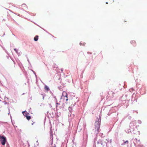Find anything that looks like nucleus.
I'll list each match as a JSON object with an SVG mask.
<instances>
[{"mask_svg":"<svg viewBox=\"0 0 147 147\" xmlns=\"http://www.w3.org/2000/svg\"><path fill=\"white\" fill-rule=\"evenodd\" d=\"M106 4H108V3H107V2H106Z\"/></svg>","mask_w":147,"mask_h":147,"instance_id":"nucleus-36","label":"nucleus"},{"mask_svg":"<svg viewBox=\"0 0 147 147\" xmlns=\"http://www.w3.org/2000/svg\"><path fill=\"white\" fill-rule=\"evenodd\" d=\"M65 98L66 99V98H63L62 99H65Z\"/></svg>","mask_w":147,"mask_h":147,"instance_id":"nucleus-31","label":"nucleus"},{"mask_svg":"<svg viewBox=\"0 0 147 147\" xmlns=\"http://www.w3.org/2000/svg\"><path fill=\"white\" fill-rule=\"evenodd\" d=\"M9 113H10V112H9V113H8V114H9Z\"/></svg>","mask_w":147,"mask_h":147,"instance_id":"nucleus-35","label":"nucleus"},{"mask_svg":"<svg viewBox=\"0 0 147 147\" xmlns=\"http://www.w3.org/2000/svg\"><path fill=\"white\" fill-rule=\"evenodd\" d=\"M132 124H133V123H131L130 124V127H131L132 126Z\"/></svg>","mask_w":147,"mask_h":147,"instance_id":"nucleus-20","label":"nucleus"},{"mask_svg":"<svg viewBox=\"0 0 147 147\" xmlns=\"http://www.w3.org/2000/svg\"><path fill=\"white\" fill-rule=\"evenodd\" d=\"M52 132H52V131H51H51H50V134H51H51H52Z\"/></svg>","mask_w":147,"mask_h":147,"instance_id":"nucleus-22","label":"nucleus"},{"mask_svg":"<svg viewBox=\"0 0 147 147\" xmlns=\"http://www.w3.org/2000/svg\"><path fill=\"white\" fill-rule=\"evenodd\" d=\"M133 128H134V127H131V128H132V129H133Z\"/></svg>","mask_w":147,"mask_h":147,"instance_id":"nucleus-27","label":"nucleus"},{"mask_svg":"<svg viewBox=\"0 0 147 147\" xmlns=\"http://www.w3.org/2000/svg\"><path fill=\"white\" fill-rule=\"evenodd\" d=\"M32 125H33V123H32Z\"/></svg>","mask_w":147,"mask_h":147,"instance_id":"nucleus-38","label":"nucleus"},{"mask_svg":"<svg viewBox=\"0 0 147 147\" xmlns=\"http://www.w3.org/2000/svg\"><path fill=\"white\" fill-rule=\"evenodd\" d=\"M128 142L127 140L125 142L121 144L122 145H124L125 144H128Z\"/></svg>","mask_w":147,"mask_h":147,"instance_id":"nucleus-10","label":"nucleus"},{"mask_svg":"<svg viewBox=\"0 0 147 147\" xmlns=\"http://www.w3.org/2000/svg\"><path fill=\"white\" fill-rule=\"evenodd\" d=\"M94 144H96V143H97V144H99V142L98 141H97L95 139H94Z\"/></svg>","mask_w":147,"mask_h":147,"instance_id":"nucleus-9","label":"nucleus"},{"mask_svg":"<svg viewBox=\"0 0 147 147\" xmlns=\"http://www.w3.org/2000/svg\"><path fill=\"white\" fill-rule=\"evenodd\" d=\"M67 94L66 92L65 91H63L62 94V95L61 96V99H62L63 98H66V101H67L68 100V99L67 98Z\"/></svg>","mask_w":147,"mask_h":147,"instance_id":"nucleus-3","label":"nucleus"},{"mask_svg":"<svg viewBox=\"0 0 147 147\" xmlns=\"http://www.w3.org/2000/svg\"><path fill=\"white\" fill-rule=\"evenodd\" d=\"M53 134L51 133V134H50V137H51V138H52V139H53Z\"/></svg>","mask_w":147,"mask_h":147,"instance_id":"nucleus-17","label":"nucleus"},{"mask_svg":"<svg viewBox=\"0 0 147 147\" xmlns=\"http://www.w3.org/2000/svg\"><path fill=\"white\" fill-rule=\"evenodd\" d=\"M38 39V36H36L34 38V40L35 41H37Z\"/></svg>","mask_w":147,"mask_h":147,"instance_id":"nucleus-7","label":"nucleus"},{"mask_svg":"<svg viewBox=\"0 0 147 147\" xmlns=\"http://www.w3.org/2000/svg\"><path fill=\"white\" fill-rule=\"evenodd\" d=\"M125 131L127 133H129L131 132V130L130 129H127V130L126 129Z\"/></svg>","mask_w":147,"mask_h":147,"instance_id":"nucleus-14","label":"nucleus"},{"mask_svg":"<svg viewBox=\"0 0 147 147\" xmlns=\"http://www.w3.org/2000/svg\"><path fill=\"white\" fill-rule=\"evenodd\" d=\"M74 117V114H72V113H69V120L70 121L72 119H73Z\"/></svg>","mask_w":147,"mask_h":147,"instance_id":"nucleus-4","label":"nucleus"},{"mask_svg":"<svg viewBox=\"0 0 147 147\" xmlns=\"http://www.w3.org/2000/svg\"><path fill=\"white\" fill-rule=\"evenodd\" d=\"M14 50L16 51V53H18V51L17 49H14Z\"/></svg>","mask_w":147,"mask_h":147,"instance_id":"nucleus-18","label":"nucleus"},{"mask_svg":"<svg viewBox=\"0 0 147 147\" xmlns=\"http://www.w3.org/2000/svg\"><path fill=\"white\" fill-rule=\"evenodd\" d=\"M67 103L65 102L64 103H63V104L62 105L61 108H64L65 107V104H67Z\"/></svg>","mask_w":147,"mask_h":147,"instance_id":"nucleus-13","label":"nucleus"},{"mask_svg":"<svg viewBox=\"0 0 147 147\" xmlns=\"http://www.w3.org/2000/svg\"><path fill=\"white\" fill-rule=\"evenodd\" d=\"M72 147H73V146H72Z\"/></svg>","mask_w":147,"mask_h":147,"instance_id":"nucleus-40","label":"nucleus"},{"mask_svg":"<svg viewBox=\"0 0 147 147\" xmlns=\"http://www.w3.org/2000/svg\"><path fill=\"white\" fill-rule=\"evenodd\" d=\"M138 142H140V140H138Z\"/></svg>","mask_w":147,"mask_h":147,"instance_id":"nucleus-28","label":"nucleus"},{"mask_svg":"<svg viewBox=\"0 0 147 147\" xmlns=\"http://www.w3.org/2000/svg\"><path fill=\"white\" fill-rule=\"evenodd\" d=\"M32 70V71L33 72V71H34L33 70Z\"/></svg>","mask_w":147,"mask_h":147,"instance_id":"nucleus-32","label":"nucleus"},{"mask_svg":"<svg viewBox=\"0 0 147 147\" xmlns=\"http://www.w3.org/2000/svg\"><path fill=\"white\" fill-rule=\"evenodd\" d=\"M5 99H8V98H7V97H5Z\"/></svg>","mask_w":147,"mask_h":147,"instance_id":"nucleus-24","label":"nucleus"},{"mask_svg":"<svg viewBox=\"0 0 147 147\" xmlns=\"http://www.w3.org/2000/svg\"><path fill=\"white\" fill-rule=\"evenodd\" d=\"M109 139H106L105 140V143L106 144V145H107V143H109Z\"/></svg>","mask_w":147,"mask_h":147,"instance_id":"nucleus-8","label":"nucleus"},{"mask_svg":"<svg viewBox=\"0 0 147 147\" xmlns=\"http://www.w3.org/2000/svg\"><path fill=\"white\" fill-rule=\"evenodd\" d=\"M32 70V71L33 72V71H34L33 70Z\"/></svg>","mask_w":147,"mask_h":147,"instance_id":"nucleus-33","label":"nucleus"},{"mask_svg":"<svg viewBox=\"0 0 147 147\" xmlns=\"http://www.w3.org/2000/svg\"><path fill=\"white\" fill-rule=\"evenodd\" d=\"M54 98H55V100H56V104H57V105H56V107H57V105H59L60 104L59 103H58L57 102V99L56 98H55V97H54Z\"/></svg>","mask_w":147,"mask_h":147,"instance_id":"nucleus-11","label":"nucleus"},{"mask_svg":"<svg viewBox=\"0 0 147 147\" xmlns=\"http://www.w3.org/2000/svg\"><path fill=\"white\" fill-rule=\"evenodd\" d=\"M111 140H110V143H111Z\"/></svg>","mask_w":147,"mask_h":147,"instance_id":"nucleus-29","label":"nucleus"},{"mask_svg":"<svg viewBox=\"0 0 147 147\" xmlns=\"http://www.w3.org/2000/svg\"><path fill=\"white\" fill-rule=\"evenodd\" d=\"M22 113L23 114V115H26V112L25 111L22 112Z\"/></svg>","mask_w":147,"mask_h":147,"instance_id":"nucleus-15","label":"nucleus"},{"mask_svg":"<svg viewBox=\"0 0 147 147\" xmlns=\"http://www.w3.org/2000/svg\"><path fill=\"white\" fill-rule=\"evenodd\" d=\"M135 42V41H134L133 40V41H131V43L132 44L134 42Z\"/></svg>","mask_w":147,"mask_h":147,"instance_id":"nucleus-19","label":"nucleus"},{"mask_svg":"<svg viewBox=\"0 0 147 147\" xmlns=\"http://www.w3.org/2000/svg\"><path fill=\"white\" fill-rule=\"evenodd\" d=\"M86 125H84V129H85V127Z\"/></svg>","mask_w":147,"mask_h":147,"instance_id":"nucleus-25","label":"nucleus"},{"mask_svg":"<svg viewBox=\"0 0 147 147\" xmlns=\"http://www.w3.org/2000/svg\"><path fill=\"white\" fill-rule=\"evenodd\" d=\"M138 132L139 133V134H140V131H138Z\"/></svg>","mask_w":147,"mask_h":147,"instance_id":"nucleus-34","label":"nucleus"},{"mask_svg":"<svg viewBox=\"0 0 147 147\" xmlns=\"http://www.w3.org/2000/svg\"><path fill=\"white\" fill-rule=\"evenodd\" d=\"M26 117L27 119L28 120L30 119H31V117L30 116L27 115L26 116Z\"/></svg>","mask_w":147,"mask_h":147,"instance_id":"nucleus-12","label":"nucleus"},{"mask_svg":"<svg viewBox=\"0 0 147 147\" xmlns=\"http://www.w3.org/2000/svg\"><path fill=\"white\" fill-rule=\"evenodd\" d=\"M68 110L69 111V113H72V109L71 107H69L68 108Z\"/></svg>","mask_w":147,"mask_h":147,"instance_id":"nucleus-5","label":"nucleus"},{"mask_svg":"<svg viewBox=\"0 0 147 147\" xmlns=\"http://www.w3.org/2000/svg\"><path fill=\"white\" fill-rule=\"evenodd\" d=\"M101 118L99 117V118L97 119L95 123V132L96 134H97L98 132V131L100 127V123Z\"/></svg>","mask_w":147,"mask_h":147,"instance_id":"nucleus-1","label":"nucleus"},{"mask_svg":"<svg viewBox=\"0 0 147 147\" xmlns=\"http://www.w3.org/2000/svg\"><path fill=\"white\" fill-rule=\"evenodd\" d=\"M5 104H6V103H5Z\"/></svg>","mask_w":147,"mask_h":147,"instance_id":"nucleus-39","label":"nucleus"},{"mask_svg":"<svg viewBox=\"0 0 147 147\" xmlns=\"http://www.w3.org/2000/svg\"><path fill=\"white\" fill-rule=\"evenodd\" d=\"M82 42H80V45H82Z\"/></svg>","mask_w":147,"mask_h":147,"instance_id":"nucleus-23","label":"nucleus"},{"mask_svg":"<svg viewBox=\"0 0 147 147\" xmlns=\"http://www.w3.org/2000/svg\"><path fill=\"white\" fill-rule=\"evenodd\" d=\"M33 72L34 74L35 75V76L36 77V74L35 72L34 71H33Z\"/></svg>","mask_w":147,"mask_h":147,"instance_id":"nucleus-21","label":"nucleus"},{"mask_svg":"<svg viewBox=\"0 0 147 147\" xmlns=\"http://www.w3.org/2000/svg\"><path fill=\"white\" fill-rule=\"evenodd\" d=\"M45 90H47V91L49 90V87L47 86L46 85H45Z\"/></svg>","mask_w":147,"mask_h":147,"instance_id":"nucleus-6","label":"nucleus"},{"mask_svg":"<svg viewBox=\"0 0 147 147\" xmlns=\"http://www.w3.org/2000/svg\"><path fill=\"white\" fill-rule=\"evenodd\" d=\"M138 122L139 124H141L142 123L141 121L140 120L138 121Z\"/></svg>","mask_w":147,"mask_h":147,"instance_id":"nucleus-16","label":"nucleus"},{"mask_svg":"<svg viewBox=\"0 0 147 147\" xmlns=\"http://www.w3.org/2000/svg\"><path fill=\"white\" fill-rule=\"evenodd\" d=\"M44 96H43V98H42V99H44Z\"/></svg>","mask_w":147,"mask_h":147,"instance_id":"nucleus-26","label":"nucleus"},{"mask_svg":"<svg viewBox=\"0 0 147 147\" xmlns=\"http://www.w3.org/2000/svg\"><path fill=\"white\" fill-rule=\"evenodd\" d=\"M0 141L1 144L3 145H4L6 141V138L5 137L3 136H1Z\"/></svg>","mask_w":147,"mask_h":147,"instance_id":"nucleus-2","label":"nucleus"},{"mask_svg":"<svg viewBox=\"0 0 147 147\" xmlns=\"http://www.w3.org/2000/svg\"><path fill=\"white\" fill-rule=\"evenodd\" d=\"M28 62H29V60H28Z\"/></svg>","mask_w":147,"mask_h":147,"instance_id":"nucleus-37","label":"nucleus"},{"mask_svg":"<svg viewBox=\"0 0 147 147\" xmlns=\"http://www.w3.org/2000/svg\"><path fill=\"white\" fill-rule=\"evenodd\" d=\"M101 144L102 145L103 144L102 143V142H101Z\"/></svg>","mask_w":147,"mask_h":147,"instance_id":"nucleus-30","label":"nucleus"}]
</instances>
